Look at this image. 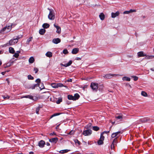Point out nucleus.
Masks as SVG:
<instances>
[{
  "label": "nucleus",
  "mask_w": 154,
  "mask_h": 154,
  "mask_svg": "<svg viewBox=\"0 0 154 154\" xmlns=\"http://www.w3.org/2000/svg\"><path fill=\"white\" fill-rule=\"evenodd\" d=\"M19 38L17 36L16 38H14L13 39H11L9 41L8 43L5 44V46H8L15 44L18 42Z\"/></svg>",
  "instance_id": "f257e3e1"
},
{
  "label": "nucleus",
  "mask_w": 154,
  "mask_h": 154,
  "mask_svg": "<svg viewBox=\"0 0 154 154\" xmlns=\"http://www.w3.org/2000/svg\"><path fill=\"white\" fill-rule=\"evenodd\" d=\"M13 25V24H11V25L8 26H6L0 30V33H4L5 32H9L11 30L12 28V26Z\"/></svg>",
  "instance_id": "f03ea898"
},
{
  "label": "nucleus",
  "mask_w": 154,
  "mask_h": 154,
  "mask_svg": "<svg viewBox=\"0 0 154 154\" xmlns=\"http://www.w3.org/2000/svg\"><path fill=\"white\" fill-rule=\"evenodd\" d=\"M48 9L50 11L49 13L48 16V19L51 20H54L55 19V16L54 10L49 8H48Z\"/></svg>",
  "instance_id": "7ed1b4c3"
},
{
  "label": "nucleus",
  "mask_w": 154,
  "mask_h": 154,
  "mask_svg": "<svg viewBox=\"0 0 154 154\" xmlns=\"http://www.w3.org/2000/svg\"><path fill=\"white\" fill-rule=\"evenodd\" d=\"M91 87L93 90L96 91L98 88V85L97 83L92 82L91 83Z\"/></svg>",
  "instance_id": "20e7f679"
},
{
  "label": "nucleus",
  "mask_w": 154,
  "mask_h": 154,
  "mask_svg": "<svg viewBox=\"0 0 154 154\" xmlns=\"http://www.w3.org/2000/svg\"><path fill=\"white\" fill-rule=\"evenodd\" d=\"M91 134L92 131L89 129L85 130L83 132V134L85 136L90 135Z\"/></svg>",
  "instance_id": "39448f33"
},
{
  "label": "nucleus",
  "mask_w": 154,
  "mask_h": 154,
  "mask_svg": "<svg viewBox=\"0 0 154 154\" xmlns=\"http://www.w3.org/2000/svg\"><path fill=\"white\" fill-rule=\"evenodd\" d=\"M58 140V139L57 137L52 138L49 139V141L52 143H55Z\"/></svg>",
  "instance_id": "423d86ee"
},
{
  "label": "nucleus",
  "mask_w": 154,
  "mask_h": 154,
  "mask_svg": "<svg viewBox=\"0 0 154 154\" xmlns=\"http://www.w3.org/2000/svg\"><path fill=\"white\" fill-rule=\"evenodd\" d=\"M122 133H121L120 131L114 133L112 134L111 135V137L112 138H114L117 135H120V134Z\"/></svg>",
  "instance_id": "0eeeda50"
},
{
  "label": "nucleus",
  "mask_w": 154,
  "mask_h": 154,
  "mask_svg": "<svg viewBox=\"0 0 154 154\" xmlns=\"http://www.w3.org/2000/svg\"><path fill=\"white\" fill-rule=\"evenodd\" d=\"M115 75V74H107L103 76V77L105 78L109 79L112 78V77Z\"/></svg>",
  "instance_id": "6e6552de"
},
{
  "label": "nucleus",
  "mask_w": 154,
  "mask_h": 154,
  "mask_svg": "<svg viewBox=\"0 0 154 154\" xmlns=\"http://www.w3.org/2000/svg\"><path fill=\"white\" fill-rule=\"evenodd\" d=\"M39 86V84L37 83L35 84L29 86L28 87V88L29 89H34L35 88V87L38 86Z\"/></svg>",
  "instance_id": "1a4fd4ad"
},
{
  "label": "nucleus",
  "mask_w": 154,
  "mask_h": 154,
  "mask_svg": "<svg viewBox=\"0 0 154 154\" xmlns=\"http://www.w3.org/2000/svg\"><path fill=\"white\" fill-rule=\"evenodd\" d=\"M119 11H117L115 13L112 12L111 13V17L112 18H114L119 16Z\"/></svg>",
  "instance_id": "9d476101"
},
{
  "label": "nucleus",
  "mask_w": 154,
  "mask_h": 154,
  "mask_svg": "<svg viewBox=\"0 0 154 154\" xmlns=\"http://www.w3.org/2000/svg\"><path fill=\"white\" fill-rule=\"evenodd\" d=\"M137 55L138 57H144L146 56V54H145L144 52L143 51L139 52L137 53Z\"/></svg>",
  "instance_id": "9b49d317"
},
{
  "label": "nucleus",
  "mask_w": 154,
  "mask_h": 154,
  "mask_svg": "<svg viewBox=\"0 0 154 154\" xmlns=\"http://www.w3.org/2000/svg\"><path fill=\"white\" fill-rule=\"evenodd\" d=\"M54 25L57 29L56 32L58 34L60 33L61 32L60 27L59 26L56 25L55 24H54Z\"/></svg>",
  "instance_id": "f8f14e48"
},
{
  "label": "nucleus",
  "mask_w": 154,
  "mask_h": 154,
  "mask_svg": "<svg viewBox=\"0 0 154 154\" xmlns=\"http://www.w3.org/2000/svg\"><path fill=\"white\" fill-rule=\"evenodd\" d=\"M72 61L70 60L68 63H66V64H63L62 63H61L60 65L62 66L67 67V66H70L72 64Z\"/></svg>",
  "instance_id": "ddd939ff"
},
{
  "label": "nucleus",
  "mask_w": 154,
  "mask_h": 154,
  "mask_svg": "<svg viewBox=\"0 0 154 154\" xmlns=\"http://www.w3.org/2000/svg\"><path fill=\"white\" fill-rule=\"evenodd\" d=\"M60 38H57L53 39L52 42L54 44H57L60 42Z\"/></svg>",
  "instance_id": "4468645a"
},
{
  "label": "nucleus",
  "mask_w": 154,
  "mask_h": 154,
  "mask_svg": "<svg viewBox=\"0 0 154 154\" xmlns=\"http://www.w3.org/2000/svg\"><path fill=\"white\" fill-rule=\"evenodd\" d=\"M45 143V142L44 141L42 140L39 142L38 145L40 147H43Z\"/></svg>",
  "instance_id": "2eb2a0df"
},
{
  "label": "nucleus",
  "mask_w": 154,
  "mask_h": 154,
  "mask_svg": "<svg viewBox=\"0 0 154 154\" xmlns=\"http://www.w3.org/2000/svg\"><path fill=\"white\" fill-rule=\"evenodd\" d=\"M145 57L143 59L146 60L152 59L154 57V55H148L146 54Z\"/></svg>",
  "instance_id": "dca6fc26"
},
{
  "label": "nucleus",
  "mask_w": 154,
  "mask_h": 154,
  "mask_svg": "<svg viewBox=\"0 0 154 154\" xmlns=\"http://www.w3.org/2000/svg\"><path fill=\"white\" fill-rule=\"evenodd\" d=\"M79 51V49L78 48H75L73 49L72 51V53L73 54H76Z\"/></svg>",
  "instance_id": "f3484780"
},
{
  "label": "nucleus",
  "mask_w": 154,
  "mask_h": 154,
  "mask_svg": "<svg viewBox=\"0 0 154 154\" xmlns=\"http://www.w3.org/2000/svg\"><path fill=\"white\" fill-rule=\"evenodd\" d=\"M149 121V120L148 118H145L140 119L139 121H141L142 123H145Z\"/></svg>",
  "instance_id": "a211bd4d"
},
{
  "label": "nucleus",
  "mask_w": 154,
  "mask_h": 154,
  "mask_svg": "<svg viewBox=\"0 0 154 154\" xmlns=\"http://www.w3.org/2000/svg\"><path fill=\"white\" fill-rule=\"evenodd\" d=\"M28 98L31 100H34V99L33 98L34 97L32 96L31 95H28L26 96H25L21 97V98Z\"/></svg>",
  "instance_id": "6ab92c4d"
},
{
  "label": "nucleus",
  "mask_w": 154,
  "mask_h": 154,
  "mask_svg": "<svg viewBox=\"0 0 154 154\" xmlns=\"http://www.w3.org/2000/svg\"><path fill=\"white\" fill-rule=\"evenodd\" d=\"M80 96L78 94H74L73 96L74 100H78L79 97Z\"/></svg>",
  "instance_id": "aec40b11"
},
{
  "label": "nucleus",
  "mask_w": 154,
  "mask_h": 154,
  "mask_svg": "<svg viewBox=\"0 0 154 154\" xmlns=\"http://www.w3.org/2000/svg\"><path fill=\"white\" fill-rule=\"evenodd\" d=\"M115 118L116 119V120H118V121L119 122L121 121L122 119V116L120 115H119L117 116H116L115 117Z\"/></svg>",
  "instance_id": "412c9836"
},
{
  "label": "nucleus",
  "mask_w": 154,
  "mask_h": 154,
  "mask_svg": "<svg viewBox=\"0 0 154 154\" xmlns=\"http://www.w3.org/2000/svg\"><path fill=\"white\" fill-rule=\"evenodd\" d=\"M46 56L48 57H52V54L51 52L48 51L45 54Z\"/></svg>",
  "instance_id": "4be33fe9"
},
{
  "label": "nucleus",
  "mask_w": 154,
  "mask_h": 154,
  "mask_svg": "<svg viewBox=\"0 0 154 154\" xmlns=\"http://www.w3.org/2000/svg\"><path fill=\"white\" fill-rule=\"evenodd\" d=\"M45 30L44 29H40L39 31V33L40 34L43 35L44 34L45 32Z\"/></svg>",
  "instance_id": "5701e85b"
},
{
  "label": "nucleus",
  "mask_w": 154,
  "mask_h": 154,
  "mask_svg": "<svg viewBox=\"0 0 154 154\" xmlns=\"http://www.w3.org/2000/svg\"><path fill=\"white\" fill-rule=\"evenodd\" d=\"M34 61V59L32 57H31L29 59V62L31 63H33Z\"/></svg>",
  "instance_id": "b1692460"
},
{
  "label": "nucleus",
  "mask_w": 154,
  "mask_h": 154,
  "mask_svg": "<svg viewBox=\"0 0 154 154\" xmlns=\"http://www.w3.org/2000/svg\"><path fill=\"white\" fill-rule=\"evenodd\" d=\"M50 26V25L49 24L47 23H44L42 25V27L44 28L47 29Z\"/></svg>",
  "instance_id": "393cba45"
},
{
  "label": "nucleus",
  "mask_w": 154,
  "mask_h": 154,
  "mask_svg": "<svg viewBox=\"0 0 154 154\" xmlns=\"http://www.w3.org/2000/svg\"><path fill=\"white\" fill-rule=\"evenodd\" d=\"M9 52L11 54H13L14 53L15 51L14 50V48H13L12 47H10L9 48Z\"/></svg>",
  "instance_id": "a878e982"
},
{
  "label": "nucleus",
  "mask_w": 154,
  "mask_h": 154,
  "mask_svg": "<svg viewBox=\"0 0 154 154\" xmlns=\"http://www.w3.org/2000/svg\"><path fill=\"white\" fill-rule=\"evenodd\" d=\"M99 17L101 20H103L105 18V16L103 13H101L99 15Z\"/></svg>",
  "instance_id": "bb28decb"
},
{
  "label": "nucleus",
  "mask_w": 154,
  "mask_h": 154,
  "mask_svg": "<svg viewBox=\"0 0 154 154\" xmlns=\"http://www.w3.org/2000/svg\"><path fill=\"white\" fill-rule=\"evenodd\" d=\"M122 80L124 81L126 80L127 81H130L131 79L129 77L127 76H124L122 78Z\"/></svg>",
  "instance_id": "cd10ccee"
},
{
  "label": "nucleus",
  "mask_w": 154,
  "mask_h": 154,
  "mask_svg": "<svg viewBox=\"0 0 154 154\" xmlns=\"http://www.w3.org/2000/svg\"><path fill=\"white\" fill-rule=\"evenodd\" d=\"M69 151V150L68 149H64V150H61L59 151V152L62 154H63L64 153H66L68 152Z\"/></svg>",
  "instance_id": "c85d7f7f"
},
{
  "label": "nucleus",
  "mask_w": 154,
  "mask_h": 154,
  "mask_svg": "<svg viewBox=\"0 0 154 154\" xmlns=\"http://www.w3.org/2000/svg\"><path fill=\"white\" fill-rule=\"evenodd\" d=\"M68 98L69 100H74L73 96L72 95H68Z\"/></svg>",
  "instance_id": "c756f323"
},
{
  "label": "nucleus",
  "mask_w": 154,
  "mask_h": 154,
  "mask_svg": "<svg viewBox=\"0 0 154 154\" xmlns=\"http://www.w3.org/2000/svg\"><path fill=\"white\" fill-rule=\"evenodd\" d=\"M51 85L52 87L55 88H57V84L56 83H52Z\"/></svg>",
  "instance_id": "7c9ffc66"
},
{
  "label": "nucleus",
  "mask_w": 154,
  "mask_h": 154,
  "mask_svg": "<svg viewBox=\"0 0 154 154\" xmlns=\"http://www.w3.org/2000/svg\"><path fill=\"white\" fill-rule=\"evenodd\" d=\"M103 140H100L97 141V143L98 145H102L103 144Z\"/></svg>",
  "instance_id": "2f4dec72"
},
{
  "label": "nucleus",
  "mask_w": 154,
  "mask_h": 154,
  "mask_svg": "<svg viewBox=\"0 0 154 154\" xmlns=\"http://www.w3.org/2000/svg\"><path fill=\"white\" fill-rule=\"evenodd\" d=\"M32 37H31L28 39L26 42V43L27 44H29L30 42H31L32 40Z\"/></svg>",
  "instance_id": "473e14b6"
},
{
  "label": "nucleus",
  "mask_w": 154,
  "mask_h": 154,
  "mask_svg": "<svg viewBox=\"0 0 154 154\" xmlns=\"http://www.w3.org/2000/svg\"><path fill=\"white\" fill-rule=\"evenodd\" d=\"M39 85H40L41 86L39 87L40 88L41 90H42L45 88V87L43 85V83H41L40 84H39Z\"/></svg>",
  "instance_id": "72a5a7b5"
},
{
  "label": "nucleus",
  "mask_w": 154,
  "mask_h": 154,
  "mask_svg": "<svg viewBox=\"0 0 154 154\" xmlns=\"http://www.w3.org/2000/svg\"><path fill=\"white\" fill-rule=\"evenodd\" d=\"M93 129L94 131H97L99 130V128L97 126H95L93 127Z\"/></svg>",
  "instance_id": "f704fd0d"
},
{
  "label": "nucleus",
  "mask_w": 154,
  "mask_h": 154,
  "mask_svg": "<svg viewBox=\"0 0 154 154\" xmlns=\"http://www.w3.org/2000/svg\"><path fill=\"white\" fill-rule=\"evenodd\" d=\"M141 94L142 95L144 96V97H146L147 96V94L144 91H142L141 92Z\"/></svg>",
  "instance_id": "c9c22d12"
},
{
  "label": "nucleus",
  "mask_w": 154,
  "mask_h": 154,
  "mask_svg": "<svg viewBox=\"0 0 154 154\" xmlns=\"http://www.w3.org/2000/svg\"><path fill=\"white\" fill-rule=\"evenodd\" d=\"M2 97L4 99H8L10 98V97L7 95H2Z\"/></svg>",
  "instance_id": "e433bc0d"
},
{
  "label": "nucleus",
  "mask_w": 154,
  "mask_h": 154,
  "mask_svg": "<svg viewBox=\"0 0 154 154\" xmlns=\"http://www.w3.org/2000/svg\"><path fill=\"white\" fill-rule=\"evenodd\" d=\"M117 137L115 138L113 140L112 143H113L115 145H116V143H117Z\"/></svg>",
  "instance_id": "4c0bfd02"
},
{
  "label": "nucleus",
  "mask_w": 154,
  "mask_h": 154,
  "mask_svg": "<svg viewBox=\"0 0 154 154\" xmlns=\"http://www.w3.org/2000/svg\"><path fill=\"white\" fill-rule=\"evenodd\" d=\"M91 123H89L87 125L85 126V128L86 129H88L91 127Z\"/></svg>",
  "instance_id": "58836bf2"
},
{
  "label": "nucleus",
  "mask_w": 154,
  "mask_h": 154,
  "mask_svg": "<svg viewBox=\"0 0 154 154\" xmlns=\"http://www.w3.org/2000/svg\"><path fill=\"white\" fill-rule=\"evenodd\" d=\"M28 78L29 79L33 80L34 79L33 77L31 75H28Z\"/></svg>",
  "instance_id": "ea45409f"
},
{
  "label": "nucleus",
  "mask_w": 154,
  "mask_h": 154,
  "mask_svg": "<svg viewBox=\"0 0 154 154\" xmlns=\"http://www.w3.org/2000/svg\"><path fill=\"white\" fill-rule=\"evenodd\" d=\"M41 108V107H38L36 109V113L37 114H39V111L40 109Z\"/></svg>",
  "instance_id": "a19ab883"
},
{
  "label": "nucleus",
  "mask_w": 154,
  "mask_h": 154,
  "mask_svg": "<svg viewBox=\"0 0 154 154\" xmlns=\"http://www.w3.org/2000/svg\"><path fill=\"white\" fill-rule=\"evenodd\" d=\"M75 131L73 130H72L69 133V134L70 135H73L75 133Z\"/></svg>",
  "instance_id": "79ce46f5"
},
{
  "label": "nucleus",
  "mask_w": 154,
  "mask_h": 154,
  "mask_svg": "<svg viewBox=\"0 0 154 154\" xmlns=\"http://www.w3.org/2000/svg\"><path fill=\"white\" fill-rule=\"evenodd\" d=\"M75 143H78V145H80V142L77 139H75L74 140Z\"/></svg>",
  "instance_id": "37998d69"
},
{
  "label": "nucleus",
  "mask_w": 154,
  "mask_h": 154,
  "mask_svg": "<svg viewBox=\"0 0 154 154\" xmlns=\"http://www.w3.org/2000/svg\"><path fill=\"white\" fill-rule=\"evenodd\" d=\"M103 134L102 133L101 134L100 139L103 141L104 139V137L103 136Z\"/></svg>",
  "instance_id": "c03bdc74"
},
{
  "label": "nucleus",
  "mask_w": 154,
  "mask_h": 154,
  "mask_svg": "<svg viewBox=\"0 0 154 154\" xmlns=\"http://www.w3.org/2000/svg\"><path fill=\"white\" fill-rule=\"evenodd\" d=\"M62 101V98H59V99L57 101L56 103L57 104L60 103Z\"/></svg>",
  "instance_id": "a18cd8bd"
},
{
  "label": "nucleus",
  "mask_w": 154,
  "mask_h": 154,
  "mask_svg": "<svg viewBox=\"0 0 154 154\" xmlns=\"http://www.w3.org/2000/svg\"><path fill=\"white\" fill-rule=\"evenodd\" d=\"M63 53L64 54H66L68 53V52L67 49H65L63 51Z\"/></svg>",
  "instance_id": "49530a36"
},
{
  "label": "nucleus",
  "mask_w": 154,
  "mask_h": 154,
  "mask_svg": "<svg viewBox=\"0 0 154 154\" xmlns=\"http://www.w3.org/2000/svg\"><path fill=\"white\" fill-rule=\"evenodd\" d=\"M131 77L134 78V80L135 81H137L138 79V77L136 76H132Z\"/></svg>",
  "instance_id": "de8ad7c7"
},
{
  "label": "nucleus",
  "mask_w": 154,
  "mask_h": 154,
  "mask_svg": "<svg viewBox=\"0 0 154 154\" xmlns=\"http://www.w3.org/2000/svg\"><path fill=\"white\" fill-rule=\"evenodd\" d=\"M19 56V54H18V53H15L14 55V56L16 58L18 57Z\"/></svg>",
  "instance_id": "09e8293b"
},
{
  "label": "nucleus",
  "mask_w": 154,
  "mask_h": 154,
  "mask_svg": "<svg viewBox=\"0 0 154 154\" xmlns=\"http://www.w3.org/2000/svg\"><path fill=\"white\" fill-rule=\"evenodd\" d=\"M38 69L37 68L35 67L34 68V71H35V73H36L38 71Z\"/></svg>",
  "instance_id": "8fccbe9b"
},
{
  "label": "nucleus",
  "mask_w": 154,
  "mask_h": 154,
  "mask_svg": "<svg viewBox=\"0 0 154 154\" xmlns=\"http://www.w3.org/2000/svg\"><path fill=\"white\" fill-rule=\"evenodd\" d=\"M61 113H55V114H54L51 117V118H52V117H54V116H58V115H60Z\"/></svg>",
  "instance_id": "3c124183"
},
{
  "label": "nucleus",
  "mask_w": 154,
  "mask_h": 154,
  "mask_svg": "<svg viewBox=\"0 0 154 154\" xmlns=\"http://www.w3.org/2000/svg\"><path fill=\"white\" fill-rule=\"evenodd\" d=\"M36 82H37V83L39 84L40 83V84L41 82V80L39 79H37L35 81Z\"/></svg>",
  "instance_id": "603ef678"
},
{
  "label": "nucleus",
  "mask_w": 154,
  "mask_h": 154,
  "mask_svg": "<svg viewBox=\"0 0 154 154\" xmlns=\"http://www.w3.org/2000/svg\"><path fill=\"white\" fill-rule=\"evenodd\" d=\"M63 86V84L61 83H57V87H62Z\"/></svg>",
  "instance_id": "864d4df0"
},
{
  "label": "nucleus",
  "mask_w": 154,
  "mask_h": 154,
  "mask_svg": "<svg viewBox=\"0 0 154 154\" xmlns=\"http://www.w3.org/2000/svg\"><path fill=\"white\" fill-rule=\"evenodd\" d=\"M115 144H114L113 143H112L111 146V149H114V146H115Z\"/></svg>",
  "instance_id": "5fc2aeb1"
},
{
  "label": "nucleus",
  "mask_w": 154,
  "mask_h": 154,
  "mask_svg": "<svg viewBox=\"0 0 154 154\" xmlns=\"http://www.w3.org/2000/svg\"><path fill=\"white\" fill-rule=\"evenodd\" d=\"M129 13V11H125L123 12V14H128Z\"/></svg>",
  "instance_id": "6e6d98bb"
},
{
  "label": "nucleus",
  "mask_w": 154,
  "mask_h": 154,
  "mask_svg": "<svg viewBox=\"0 0 154 154\" xmlns=\"http://www.w3.org/2000/svg\"><path fill=\"white\" fill-rule=\"evenodd\" d=\"M109 131H104L102 133L103 134H104V133L107 134L109 133Z\"/></svg>",
  "instance_id": "4d7b16f0"
},
{
  "label": "nucleus",
  "mask_w": 154,
  "mask_h": 154,
  "mask_svg": "<svg viewBox=\"0 0 154 154\" xmlns=\"http://www.w3.org/2000/svg\"><path fill=\"white\" fill-rule=\"evenodd\" d=\"M129 13H130L136 11L135 10H132V9H131L130 10H129Z\"/></svg>",
  "instance_id": "13d9d810"
},
{
  "label": "nucleus",
  "mask_w": 154,
  "mask_h": 154,
  "mask_svg": "<svg viewBox=\"0 0 154 154\" xmlns=\"http://www.w3.org/2000/svg\"><path fill=\"white\" fill-rule=\"evenodd\" d=\"M81 59V58L80 57H76L75 60H80Z\"/></svg>",
  "instance_id": "bf43d9fd"
},
{
  "label": "nucleus",
  "mask_w": 154,
  "mask_h": 154,
  "mask_svg": "<svg viewBox=\"0 0 154 154\" xmlns=\"http://www.w3.org/2000/svg\"><path fill=\"white\" fill-rule=\"evenodd\" d=\"M140 120V119L138 121H137V122H136V123L137 124H140V123H142L141 121H139Z\"/></svg>",
  "instance_id": "052dcab7"
},
{
  "label": "nucleus",
  "mask_w": 154,
  "mask_h": 154,
  "mask_svg": "<svg viewBox=\"0 0 154 154\" xmlns=\"http://www.w3.org/2000/svg\"><path fill=\"white\" fill-rule=\"evenodd\" d=\"M55 134L54 133V132H53V133H50L49 135L50 136H52Z\"/></svg>",
  "instance_id": "680f3d73"
},
{
  "label": "nucleus",
  "mask_w": 154,
  "mask_h": 154,
  "mask_svg": "<svg viewBox=\"0 0 154 154\" xmlns=\"http://www.w3.org/2000/svg\"><path fill=\"white\" fill-rule=\"evenodd\" d=\"M67 81L68 82H72V79H69L67 80Z\"/></svg>",
  "instance_id": "e2e57ef3"
},
{
  "label": "nucleus",
  "mask_w": 154,
  "mask_h": 154,
  "mask_svg": "<svg viewBox=\"0 0 154 154\" xmlns=\"http://www.w3.org/2000/svg\"><path fill=\"white\" fill-rule=\"evenodd\" d=\"M6 71L2 72H1V74L3 75H4L5 74V73H6Z\"/></svg>",
  "instance_id": "0e129e2a"
},
{
  "label": "nucleus",
  "mask_w": 154,
  "mask_h": 154,
  "mask_svg": "<svg viewBox=\"0 0 154 154\" xmlns=\"http://www.w3.org/2000/svg\"><path fill=\"white\" fill-rule=\"evenodd\" d=\"M34 152H29V154H33Z\"/></svg>",
  "instance_id": "69168bd1"
},
{
  "label": "nucleus",
  "mask_w": 154,
  "mask_h": 154,
  "mask_svg": "<svg viewBox=\"0 0 154 154\" xmlns=\"http://www.w3.org/2000/svg\"><path fill=\"white\" fill-rule=\"evenodd\" d=\"M46 144L47 146H49L50 145V143H46Z\"/></svg>",
  "instance_id": "338daca9"
},
{
  "label": "nucleus",
  "mask_w": 154,
  "mask_h": 154,
  "mask_svg": "<svg viewBox=\"0 0 154 154\" xmlns=\"http://www.w3.org/2000/svg\"><path fill=\"white\" fill-rule=\"evenodd\" d=\"M150 70H151L152 71H154V68H151L150 69Z\"/></svg>",
  "instance_id": "774afa93"
}]
</instances>
